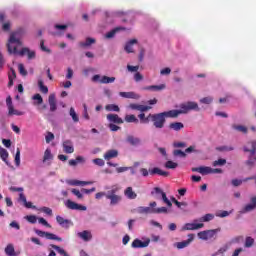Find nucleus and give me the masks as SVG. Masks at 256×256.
I'll use <instances>...</instances> for the list:
<instances>
[{"label":"nucleus","mask_w":256,"mask_h":256,"mask_svg":"<svg viewBox=\"0 0 256 256\" xmlns=\"http://www.w3.org/2000/svg\"><path fill=\"white\" fill-rule=\"evenodd\" d=\"M23 35H25V31L23 29H18L10 34L7 49L9 53H17V47L23 46Z\"/></svg>","instance_id":"f257e3e1"},{"label":"nucleus","mask_w":256,"mask_h":256,"mask_svg":"<svg viewBox=\"0 0 256 256\" xmlns=\"http://www.w3.org/2000/svg\"><path fill=\"white\" fill-rule=\"evenodd\" d=\"M149 117H151L150 121L153 122L155 129H163L165 123H167V118L174 119L171 110L162 113L149 114Z\"/></svg>","instance_id":"f03ea898"},{"label":"nucleus","mask_w":256,"mask_h":256,"mask_svg":"<svg viewBox=\"0 0 256 256\" xmlns=\"http://www.w3.org/2000/svg\"><path fill=\"white\" fill-rule=\"evenodd\" d=\"M140 173L142 177H149V173L150 175H160L161 177H169V172L163 171L158 167H154L151 170H147V168H141Z\"/></svg>","instance_id":"7ed1b4c3"},{"label":"nucleus","mask_w":256,"mask_h":256,"mask_svg":"<svg viewBox=\"0 0 256 256\" xmlns=\"http://www.w3.org/2000/svg\"><path fill=\"white\" fill-rule=\"evenodd\" d=\"M117 191V188H113L109 190L106 194V199L110 200L111 207H115V205H119L120 201H123V197L116 194Z\"/></svg>","instance_id":"20e7f679"},{"label":"nucleus","mask_w":256,"mask_h":256,"mask_svg":"<svg viewBox=\"0 0 256 256\" xmlns=\"http://www.w3.org/2000/svg\"><path fill=\"white\" fill-rule=\"evenodd\" d=\"M219 231L221 230L220 229L204 230L198 233V237L202 239V241H209V239H215Z\"/></svg>","instance_id":"39448f33"},{"label":"nucleus","mask_w":256,"mask_h":256,"mask_svg":"<svg viewBox=\"0 0 256 256\" xmlns=\"http://www.w3.org/2000/svg\"><path fill=\"white\" fill-rule=\"evenodd\" d=\"M35 233H36V235H38V237H46L50 241H63V239L61 237H59L51 232L35 230Z\"/></svg>","instance_id":"423d86ee"},{"label":"nucleus","mask_w":256,"mask_h":256,"mask_svg":"<svg viewBox=\"0 0 256 256\" xmlns=\"http://www.w3.org/2000/svg\"><path fill=\"white\" fill-rule=\"evenodd\" d=\"M151 195H161L164 203L167 204L168 207H173V203L170 202L169 198H167V194L161 190L159 187H155L151 192Z\"/></svg>","instance_id":"0eeeda50"},{"label":"nucleus","mask_w":256,"mask_h":256,"mask_svg":"<svg viewBox=\"0 0 256 256\" xmlns=\"http://www.w3.org/2000/svg\"><path fill=\"white\" fill-rule=\"evenodd\" d=\"M170 112L172 113V117L177 118L179 117V115H185L186 113H189V106L186 103H182L180 104V110H170Z\"/></svg>","instance_id":"6e6552de"},{"label":"nucleus","mask_w":256,"mask_h":256,"mask_svg":"<svg viewBox=\"0 0 256 256\" xmlns=\"http://www.w3.org/2000/svg\"><path fill=\"white\" fill-rule=\"evenodd\" d=\"M205 224L203 223H186L182 227V231H197V229H203Z\"/></svg>","instance_id":"1a4fd4ad"},{"label":"nucleus","mask_w":256,"mask_h":256,"mask_svg":"<svg viewBox=\"0 0 256 256\" xmlns=\"http://www.w3.org/2000/svg\"><path fill=\"white\" fill-rule=\"evenodd\" d=\"M149 243H151V240L150 239H147L146 241H141L139 239H135L132 244H131V247L133 249H143L145 247H149Z\"/></svg>","instance_id":"9d476101"},{"label":"nucleus","mask_w":256,"mask_h":256,"mask_svg":"<svg viewBox=\"0 0 256 256\" xmlns=\"http://www.w3.org/2000/svg\"><path fill=\"white\" fill-rule=\"evenodd\" d=\"M66 207L72 209V211H87V207L79 205L71 200H67Z\"/></svg>","instance_id":"9b49d317"},{"label":"nucleus","mask_w":256,"mask_h":256,"mask_svg":"<svg viewBox=\"0 0 256 256\" xmlns=\"http://www.w3.org/2000/svg\"><path fill=\"white\" fill-rule=\"evenodd\" d=\"M193 239H194L193 234H190V235H188L187 240H184L182 242H177L175 244V247H177V249H185V247H189V245H191Z\"/></svg>","instance_id":"f8f14e48"},{"label":"nucleus","mask_w":256,"mask_h":256,"mask_svg":"<svg viewBox=\"0 0 256 256\" xmlns=\"http://www.w3.org/2000/svg\"><path fill=\"white\" fill-rule=\"evenodd\" d=\"M130 109H133L134 111H140L141 113H145L147 111H150L152 109L151 106L147 105H141V104H130Z\"/></svg>","instance_id":"ddd939ff"},{"label":"nucleus","mask_w":256,"mask_h":256,"mask_svg":"<svg viewBox=\"0 0 256 256\" xmlns=\"http://www.w3.org/2000/svg\"><path fill=\"white\" fill-rule=\"evenodd\" d=\"M62 146L64 153H75V148L73 147V142L71 140H65Z\"/></svg>","instance_id":"4468645a"},{"label":"nucleus","mask_w":256,"mask_h":256,"mask_svg":"<svg viewBox=\"0 0 256 256\" xmlns=\"http://www.w3.org/2000/svg\"><path fill=\"white\" fill-rule=\"evenodd\" d=\"M106 117L112 124L115 123L116 125H121L124 123L123 118L119 117L117 114H108Z\"/></svg>","instance_id":"2eb2a0df"},{"label":"nucleus","mask_w":256,"mask_h":256,"mask_svg":"<svg viewBox=\"0 0 256 256\" xmlns=\"http://www.w3.org/2000/svg\"><path fill=\"white\" fill-rule=\"evenodd\" d=\"M193 173H200L201 175H209L211 174V167L208 166H200L192 168Z\"/></svg>","instance_id":"dca6fc26"},{"label":"nucleus","mask_w":256,"mask_h":256,"mask_svg":"<svg viewBox=\"0 0 256 256\" xmlns=\"http://www.w3.org/2000/svg\"><path fill=\"white\" fill-rule=\"evenodd\" d=\"M78 237L82 239V241H91L93 239V234H91V231L84 230L82 232H78Z\"/></svg>","instance_id":"f3484780"},{"label":"nucleus","mask_w":256,"mask_h":256,"mask_svg":"<svg viewBox=\"0 0 256 256\" xmlns=\"http://www.w3.org/2000/svg\"><path fill=\"white\" fill-rule=\"evenodd\" d=\"M48 103L50 106V111L53 113L57 111V99L55 98V94H50L48 97Z\"/></svg>","instance_id":"a211bd4d"},{"label":"nucleus","mask_w":256,"mask_h":256,"mask_svg":"<svg viewBox=\"0 0 256 256\" xmlns=\"http://www.w3.org/2000/svg\"><path fill=\"white\" fill-rule=\"evenodd\" d=\"M8 158H9V152H7L5 148L0 146V159H2V161H4V163L8 167H11V163H9V160H7Z\"/></svg>","instance_id":"6ab92c4d"},{"label":"nucleus","mask_w":256,"mask_h":256,"mask_svg":"<svg viewBox=\"0 0 256 256\" xmlns=\"http://www.w3.org/2000/svg\"><path fill=\"white\" fill-rule=\"evenodd\" d=\"M56 221L58 225L64 227L65 229H69V225H71V220L65 219L62 216H56Z\"/></svg>","instance_id":"aec40b11"},{"label":"nucleus","mask_w":256,"mask_h":256,"mask_svg":"<svg viewBox=\"0 0 256 256\" xmlns=\"http://www.w3.org/2000/svg\"><path fill=\"white\" fill-rule=\"evenodd\" d=\"M250 148L245 146L244 151L245 153H250V157H253L256 153V141L249 142Z\"/></svg>","instance_id":"412c9836"},{"label":"nucleus","mask_w":256,"mask_h":256,"mask_svg":"<svg viewBox=\"0 0 256 256\" xmlns=\"http://www.w3.org/2000/svg\"><path fill=\"white\" fill-rule=\"evenodd\" d=\"M168 127L171 131H181V129H185L183 122H172Z\"/></svg>","instance_id":"4be33fe9"},{"label":"nucleus","mask_w":256,"mask_h":256,"mask_svg":"<svg viewBox=\"0 0 256 256\" xmlns=\"http://www.w3.org/2000/svg\"><path fill=\"white\" fill-rule=\"evenodd\" d=\"M119 156V151L117 150H108L105 154H104V159L106 161H111V159H115V157Z\"/></svg>","instance_id":"5701e85b"},{"label":"nucleus","mask_w":256,"mask_h":256,"mask_svg":"<svg viewBox=\"0 0 256 256\" xmlns=\"http://www.w3.org/2000/svg\"><path fill=\"white\" fill-rule=\"evenodd\" d=\"M137 43V39L129 40L124 47V51H126V53H133V46L137 45Z\"/></svg>","instance_id":"b1692460"},{"label":"nucleus","mask_w":256,"mask_h":256,"mask_svg":"<svg viewBox=\"0 0 256 256\" xmlns=\"http://www.w3.org/2000/svg\"><path fill=\"white\" fill-rule=\"evenodd\" d=\"M127 143H129L130 145L136 147L137 145H141V139L133 136V135H129L126 138Z\"/></svg>","instance_id":"393cba45"},{"label":"nucleus","mask_w":256,"mask_h":256,"mask_svg":"<svg viewBox=\"0 0 256 256\" xmlns=\"http://www.w3.org/2000/svg\"><path fill=\"white\" fill-rule=\"evenodd\" d=\"M79 163H85V158L83 156H77L76 159L69 160L68 165H70V167H77Z\"/></svg>","instance_id":"a878e982"},{"label":"nucleus","mask_w":256,"mask_h":256,"mask_svg":"<svg viewBox=\"0 0 256 256\" xmlns=\"http://www.w3.org/2000/svg\"><path fill=\"white\" fill-rule=\"evenodd\" d=\"M119 95L124 99H139V95L135 92H120Z\"/></svg>","instance_id":"bb28decb"},{"label":"nucleus","mask_w":256,"mask_h":256,"mask_svg":"<svg viewBox=\"0 0 256 256\" xmlns=\"http://www.w3.org/2000/svg\"><path fill=\"white\" fill-rule=\"evenodd\" d=\"M256 208V196L251 198V203L244 207V213H249Z\"/></svg>","instance_id":"cd10ccee"},{"label":"nucleus","mask_w":256,"mask_h":256,"mask_svg":"<svg viewBox=\"0 0 256 256\" xmlns=\"http://www.w3.org/2000/svg\"><path fill=\"white\" fill-rule=\"evenodd\" d=\"M124 195L127 199H137V193L133 191V187H127L124 191Z\"/></svg>","instance_id":"c85d7f7f"},{"label":"nucleus","mask_w":256,"mask_h":256,"mask_svg":"<svg viewBox=\"0 0 256 256\" xmlns=\"http://www.w3.org/2000/svg\"><path fill=\"white\" fill-rule=\"evenodd\" d=\"M165 84L161 85H151V86H146L143 88L144 91H163L165 89Z\"/></svg>","instance_id":"c756f323"},{"label":"nucleus","mask_w":256,"mask_h":256,"mask_svg":"<svg viewBox=\"0 0 256 256\" xmlns=\"http://www.w3.org/2000/svg\"><path fill=\"white\" fill-rule=\"evenodd\" d=\"M8 87H11L13 85V81L17 79V73L15 72V69L11 68L10 72L8 73Z\"/></svg>","instance_id":"7c9ffc66"},{"label":"nucleus","mask_w":256,"mask_h":256,"mask_svg":"<svg viewBox=\"0 0 256 256\" xmlns=\"http://www.w3.org/2000/svg\"><path fill=\"white\" fill-rule=\"evenodd\" d=\"M13 115L20 117L21 115H25V113L15 109L14 106H10V108H8V116L11 117Z\"/></svg>","instance_id":"2f4dec72"},{"label":"nucleus","mask_w":256,"mask_h":256,"mask_svg":"<svg viewBox=\"0 0 256 256\" xmlns=\"http://www.w3.org/2000/svg\"><path fill=\"white\" fill-rule=\"evenodd\" d=\"M47 161H53V154L51 153V149L47 148L44 152L43 163H47Z\"/></svg>","instance_id":"473e14b6"},{"label":"nucleus","mask_w":256,"mask_h":256,"mask_svg":"<svg viewBox=\"0 0 256 256\" xmlns=\"http://www.w3.org/2000/svg\"><path fill=\"white\" fill-rule=\"evenodd\" d=\"M5 253L8 256H17V253H15V247L13 244H8L5 248Z\"/></svg>","instance_id":"72a5a7b5"},{"label":"nucleus","mask_w":256,"mask_h":256,"mask_svg":"<svg viewBox=\"0 0 256 256\" xmlns=\"http://www.w3.org/2000/svg\"><path fill=\"white\" fill-rule=\"evenodd\" d=\"M121 29H123V28L122 27L114 28L110 32L106 33L105 38L106 39H113V37H115V35L118 33V31H121Z\"/></svg>","instance_id":"f704fd0d"},{"label":"nucleus","mask_w":256,"mask_h":256,"mask_svg":"<svg viewBox=\"0 0 256 256\" xmlns=\"http://www.w3.org/2000/svg\"><path fill=\"white\" fill-rule=\"evenodd\" d=\"M138 119L140 120V123H143L145 125H147L151 121V117H149V114L145 116V113L139 114Z\"/></svg>","instance_id":"c9c22d12"},{"label":"nucleus","mask_w":256,"mask_h":256,"mask_svg":"<svg viewBox=\"0 0 256 256\" xmlns=\"http://www.w3.org/2000/svg\"><path fill=\"white\" fill-rule=\"evenodd\" d=\"M124 121H126V123H139V119H137V117L133 114L126 115Z\"/></svg>","instance_id":"e433bc0d"},{"label":"nucleus","mask_w":256,"mask_h":256,"mask_svg":"<svg viewBox=\"0 0 256 256\" xmlns=\"http://www.w3.org/2000/svg\"><path fill=\"white\" fill-rule=\"evenodd\" d=\"M100 83L107 85L109 83H115V77L102 76Z\"/></svg>","instance_id":"4c0bfd02"},{"label":"nucleus","mask_w":256,"mask_h":256,"mask_svg":"<svg viewBox=\"0 0 256 256\" xmlns=\"http://www.w3.org/2000/svg\"><path fill=\"white\" fill-rule=\"evenodd\" d=\"M138 213H141V214H151V213H154V208H151V207H139L138 208Z\"/></svg>","instance_id":"58836bf2"},{"label":"nucleus","mask_w":256,"mask_h":256,"mask_svg":"<svg viewBox=\"0 0 256 256\" xmlns=\"http://www.w3.org/2000/svg\"><path fill=\"white\" fill-rule=\"evenodd\" d=\"M38 87L41 93H44V95H47V93H49V88L45 86L43 80H38Z\"/></svg>","instance_id":"ea45409f"},{"label":"nucleus","mask_w":256,"mask_h":256,"mask_svg":"<svg viewBox=\"0 0 256 256\" xmlns=\"http://www.w3.org/2000/svg\"><path fill=\"white\" fill-rule=\"evenodd\" d=\"M213 219H215V216L213 214H205L199 219V221L201 223H207L209 221H213Z\"/></svg>","instance_id":"a19ab883"},{"label":"nucleus","mask_w":256,"mask_h":256,"mask_svg":"<svg viewBox=\"0 0 256 256\" xmlns=\"http://www.w3.org/2000/svg\"><path fill=\"white\" fill-rule=\"evenodd\" d=\"M188 105V111H199V104L197 102H186Z\"/></svg>","instance_id":"79ce46f5"},{"label":"nucleus","mask_w":256,"mask_h":256,"mask_svg":"<svg viewBox=\"0 0 256 256\" xmlns=\"http://www.w3.org/2000/svg\"><path fill=\"white\" fill-rule=\"evenodd\" d=\"M15 165L16 167H19L21 165V149L17 148L16 154H15Z\"/></svg>","instance_id":"37998d69"},{"label":"nucleus","mask_w":256,"mask_h":256,"mask_svg":"<svg viewBox=\"0 0 256 256\" xmlns=\"http://www.w3.org/2000/svg\"><path fill=\"white\" fill-rule=\"evenodd\" d=\"M50 247H52V249H55V251H57V253H59L60 255L69 256V254H67V252L63 248L55 244L50 245Z\"/></svg>","instance_id":"c03bdc74"},{"label":"nucleus","mask_w":256,"mask_h":256,"mask_svg":"<svg viewBox=\"0 0 256 256\" xmlns=\"http://www.w3.org/2000/svg\"><path fill=\"white\" fill-rule=\"evenodd\" d=\"M252 179H254L253 177H248L244 180H239V179H233L232 180V185L234 187H239V185H242L243 184V181H251Z\"/></svg>","instance_id":"a18cd8bd"},{"label":"nucleus","mask_w":256,"mask_h":256,"mask_svg":"<svg viewBox=\"0 0 256 256\" xmlns=\"http://www.w3.org/2000/svg\"><path fill=\"white\" fill-rule=\"evenodd\" d=\"M232 128L235 129V131H239L240 133H244L245 135H246V133H248L247 127L243 126V125H233Z\"/></svg>","instance_id":"49530a36"},{"label":"nucleus","mask_w":256,"mask_h":256,"mask_svg":"<svg viewBox=\"0 0 256 256\" xmlns=\"http://www.w3.org/2000/svg\"><path fill=\"white\" fill-rule=\"evenodd\" d=\"M93 43H95L94 38H87L85 42H80L79 45L80 47H90Z\"/></svg>","instance_id":"de8ad7c7"},{"label":"nucleus","mask_w":256,"mask_h":256,"mask_svg":"<svg viewBox=\"0 0 256 256\" xmlns=\"http://www.w3.org/2000/svg\"><path fill=\"white\" fill-rule=\"evenodd\" d=\"M105 109L106 111H115L116 113H119V111H121L119 106L115 104H108L106 105Z\"/></svg>","instance_id":"09e8293b"},{"label":"nucleus","mask_w":256,"mask_h":256,"mask_svg":"<svg viewBox=\"0 0 256 256\" xmlns=\"http://www.w3.org/2000/svg\"><path fill=\"white\" fill-rule=\"evenodd\" d=\"M92 182L90 181H79V180H74L71 182V185L73 186H81L84 187V185H91Z\"/></svg>","instance_id":"8fccbe9b"},{"label":"nucleus","mask_w":256,"mask_h":256,"mask_svg":"<svg viewBox=\"0 0 256 256\" xmlns=\"http://www.w3.org/2000/svg\"><path fill=\"white\" fill-rule=\"evenodd\" d=\"M70 117H72V120L74 123H79V116L77 115V112H75V108H70Z\"/></svg>","instance_id":"3c124183"},{"label":"nucleus","mask_w":256,"mask_h":256,"mask_svg":"<svg viewBox=\"0 0 256 256\" xmlns=\"http://www.w3.org/2000/svg\"><path fill=\"white\" fill-rule=\"evenodd\" d=\"M226 163H227L226 159L220 158L213 162V167H223V165H225Z\"/></svg>","instance_id":"603ef678"},{"label":"nucleus","mask_w":256,"mask_h":256,"mask_svg":"<svg viewBox=\"0 0 256 256\" xmlns=\"http://www.w3.org/2000/svg\"><path fill=\"white\" fill-rule=\"evenodd\" d=\"M165 167L166 169H177V167H179V164H177L176 162H173L171 160L167 161L165 163Z\"/></svg>","instance_id":"864d4df0"},{"label":"nucleus","mask_w":256,"mask_h":256,"mask_svg":"<svg viewBox=\"0 0 256 256\" xmlns=\"http://www.w3.org/2000/svg\"><path fill=\"white\" fill-rule=\"evenodd\" d=\"M32 99L36 101L35 105H41L43 104V97H41V94H35Z\"/></svg>","instance_id":"5fc2aeb1"},{"label":"nucleus","mask_w":256,"mask_h":256,"mask_svg":"<svg viewBox=\"0 0 256 256\" xmlns=\"http://www.w3.org/2000/svg\"><path fill=\"white\" fill-rule=\"evenodd\" d=\"M172 203H175L176 207H178V209H181V205H184V207H187V202H179V200L175 199V197L171 198Z\"/></svg>","instance_id":"6e6d98bb"},{"label":"nucleus","mask_w":256,"mask_h":256,"mask_svg":"<svg viewBox=\"0 0 256 256\" xmlns=\"http://www.w3.org/2000/svg\"><path fill=\"white\" fill-rule=\"evenodd\" d=\"M200 103H203L204 105H211L213 103V98L208 96L200 99Z\"/></svg>","instance_id":"4d7b16f0"},{"label":"nucleus","mask_w":256,"mask_h":256,"mask_svg":"<svg viewBox=\"0 0 256 256\" xmlns=\"http://www.w3.org/2000/svg\"><path fill=\"white\" fill-rule=\"evenodd\" d=\"M255 243V239H253L252 237H246V240H245V247H253Z\"/></svg>","instance_id":"13d9d810"},{"label":"nucleus","mask_w":256,"mask_h":256,"mask_svg":"<svg viewBox=\"0 0 256 256\" xmlns=\"http://www.w3.org/2000/svg\"><path fill=\"white\" fill-rule=\"evenodd\" d=\"M39 211H42V213H45L46 215H49L51 217V215H53V210L49 207H42L39 209Z\"/></svg>","instance_id":"bf43d9fd"},{"label":"nucleus","mask_w":256,"mask_h":256,"mask_svg":"<svg viewBox=\"0 0 256 256\" xmlns=\"http://www.w3.org/2000/svg\"><path fill=\"white\" fill-rule=\"evenodd\" d=\"M26 221H28V223H32L35 224L37 223V216L35 215H28L25 217Z\"/></svg>","instance_id":"052dcab7"},{"label":"nucleus","mask_w":256,"mask_h":256,"mask_svg":"<svg viewBox=\"0 0 256 256\" xmlns=\"http://www.w3.org/2000/svg\"><path fill=\"white\" fill-rule=\"evenodd\" d=\"M18 70L20 75H23V77H27V70L25 69V66L23 64L18 65Z\"/></svg>","instance_id":"680f3d73"},{"label":"nucleus","mask_w":256,"mask_h":256,"mask_svg":"<svg viewBox=\"0 0 256 256\" xmlns=\"http://www.w3.org/2000/svg\"><path fill=\"white\" fill-rule=\"evenodd\" d=\"M174 157H187V154L183 152L182 150H174L173 151Z\"/></svg>","instance_id":"e2e57ef3"},{"label":"nucleus","mask_w":256,"mask_h":256,"mask_svg":"<svg viewBox=\"0 0 256 256\" xmlns=\"http://www.w3.org/2000/svg\"><path fill=\"white\" fill-rule=\"evenodd\" d=\"M71 193H73V195H75L77 199H83V193H81V191H79L78 189L73 188L71 190Z\"/></svg>","instance_id":"0e129e2a"},{"label":"nucleus","mask_w":256,"mask_h":256,"mask_svg":"<svg viewBox=\"0 0 256 256\" xmlns=\"http://www.w3.org/2000/svg\"><path fill=\"white\" fill-rule=\"evenodd\" d=\"M169 210H167V207H160V208H154V213L161 214V213H168Z\"/></svg>","instance_id":"69168bd1"},{"label":"nucleus","mask_w":256,"mask_h":256,"mask_svg":"<svg viewBox=\"0 0 256 256\" xmlns=\"http://www.w3.org/2000/svg\"><path fill=\"white\" fill-rule=\"evenodd\" d=\"M134 81H136V83H139V81H143V74L141 72H136L134 74Z\"/></svg>","instance_id":"338daca9"},{"label":"nucleus","mask_w":256,"mask_h":256,"mask_svg":"<svg viewBox=\"0 0 256 256\" xmlns=\"http://www.w3.org/2000/svg\"><path fill=\"white\" fill-rule=\"evenodd\" d=\"M45 139L46 143H49L50 141H53V139H55V135L52 132H48Z\"/></svg>","instance_id":"774afa93"}]
</instances>
